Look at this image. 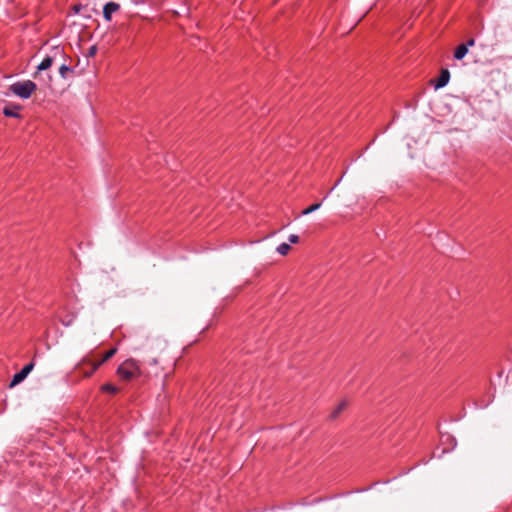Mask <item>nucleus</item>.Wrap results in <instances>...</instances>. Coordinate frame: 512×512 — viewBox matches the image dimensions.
<instances>
[{"label":"nucleus","mask_w":512,"mask_h":512,"mask_svg":"<svg viewBox=\"0 0 512 512\" xmlns=\"http://www.w3.org/2000/svg\"><path fill=\"white\" fill-rule=\"evenodd\" d=\"M65 52L64 49L60 46H54L50 49V52L45 55L43 60L37 66V72L45 71L49 69L53 63L59 58H64Z\"/></svg>","instance_id":"7ed1b4c3"},{"label":"nucleus","mask_w":512,"mask_h":512,"mask_svg":"<svg viewBox=\"0 0 512 512\" xmlns=\"http://www.w3.org/2000/svg\"><path fill=\"white\" fill-rule=\"evenodd\" d=\"M475 44V40L474 39H469L466 43H464L463 45H467V49L471 46H473Z\"/></svg>","instance_id":"aec40b11"},{"label":"nucleus","mask_w":512,"mask_h":512,"mask_svg":"<svg viewBox=\"0 0 512 512\" xmlns=\"http://www.w3.org/2000/svg\"><path fill=\"white\" fill-rule=\"evenodd\" d=\"M20 109H21V106L18 104H9L3 108V114L6 117L20 118V113H19Z\"/></svg>","instance_id":"1a4fd4ad"},{"label":"nucleus","mask_w":512,"mask_h":512,"mask_svg":"<svg viewBox=\"0 0 512 512\" xmlns=\"http://www.w3.org/2000/svg\"><path fill=\"white\" fill-rule=\"evenodd\" d=\"M81 8H82V6H81L80 4H79V5H75V6H73V11H74L75 13H79V11H80V9H81Z\"/></svg>","instance_id":"412c9836"},{"label":"nucleus","mask_w":512,"mask_h":512,"mask_svg":"<svg viewBox=\"0 0 512 512\" xmlns=\"http://www.w3.org/2000/svg\"><path fill=\"white\" fill-rule=\"evenodd\" d=\"M59 74L63 79H68L69 76L73 74V69L66 64H62L59 67Z\"/></svg>","instance_id":"ddd939ff"},{"label":"nucleus","mask_w":512,"mask_h":512,"mask_svg":"<svg viewBox=\"0 0 512 512\" xmlns=\"http://www.w3.org/2000/svg\"><path fill=\"white\" fill-rule=\"evenodd\" d=\"M289 242L292 243V244H295V243H298L299 241V236L296 235V234H291L288 238Z\"/></svg>","instance_id":"a211bd4d"},{"label":"nucleus","mask_w":512,"mask_h":512,"mask_svg":"<svg viewBox=\"0 0 512 512\" xmlns=\"http://www.w3.org/2000/svg\"><path fill=\"white\" fill-rule=\"evenodd\" d=\"M342 180V177L340 179H338V181H336V183L334 184V186L329 190V192L325 195L324 199H326L329 194L338 186V184L340 183V181Z\"/></svg>","instance_id":"6ab92c4d"},{"label":"nucleus","mask_w":512,"mask_h":512,"mask_svg":"<svg viewBox=\"0 0 512 512\" xmlns=\"http://www.w3.org/2000/svg\"><path fill=\"white\" fill-rule=\"evenodd\" d=\"M34 366V361H31L28 364H26L18 373H16L13 376L9 384V388H13L16 385L20 384L22 381H24L25 378L29 375V373L33 370Z\"/></svg>","instance_id":"20e7f679"},{"label":"nucleus","mask_w":512,"mask_h":512,"mask_svg":"<svg viewBox=\"0 0 512 512\" xmlns=\"http://www.w3.org/2000/svg\"><path fill=\"white\" fill-rule=\"evenodd\" d=\"M467 53H468L467 45L461 44L456 48V50L454 52V58L456 60H462L466 56Z\"/></svg>","instance_id":"f8f14e48"},{"label":"nucleus","mask_w":512,"mask_h":512,"mask_svg":"<svg viewBox=\"0 0 512 512\" xmlns=\"http://www.w3.org/2000/svg\"><path fill=\"white\" fill-rule=\"evenodd\" d=\"M116 374L120 379L130 381L134 378L140 377L142 372L138 361L133 358H129L118 366Z\"/></svg>","instance_id":"f257e3e1"},{"label":"nucleus","mask_w":512,"mask_h":512,"mask_svg":"<svg viewBox=\"0 0 512 512\" xmlns=\"http://www.w3.org/2000/svg\"><path fill=\"white\" fill-rule=\"evenodd\" d=\"M321 207V202L319 203H314L312 205H310L309 207H307L306 209H304L301 214L302 215H308L316 210H318L319 208Z\"/></svg>","instance_id":"dca6fc26"},{"label":"nucleus","mask_w":512,"mask_h":512,"mask_svg":"<svg viewBox=\"0 0 512 512\" xmlns=\"http://www.w3.org/2000/svg\"><path fill=\"white\" fill-rule=\"evenodd\" d=\"M37 90V85L31 80L17 81L9 86V91L21 99H28Z\"/></svg>","instance_id":"f03ea898"},{"label":"nucleus","mask_w":512,"mask_h":512,"mask_svg":"<svg viewBox=\"0 0 512 512\" xmlns=\"http://www.w3.org/2000/svg\"><path fill=\"white\" fill-rule=\"evenodd\" d=\"M291 249V246L288 244V243H281L277 246L276 248V251L280 254V255H286Z\"/></svg>","instance_id":"2eb2a0df"},{"label":"nucleus","mask_w":512,"mask_h":512,"mask_svg":"<svg viewBox=\"0 0 512 512\" xmlns=\"http://www.w3.org/2000/svg\"><path fill=\"white\" fill-rule=\"evenodd\" d=\"M76 371H80L83 373V377L88 378L94 374L96 370H93V362H91L87 357H84L76 366Z\"/></svg>","instance_id":"39448f33"},{"label":"nucleus","mask_w":512,"mask_h":512,"mask_svg":"<svg viewBox=\"0 0 512 512\" xmlns=\"http://www.w3.org/2000/svg\"><path fill=\"white\" fill-rule=\"evenodd\" d=\"M120 10V5L116 2H108L103 7V17L106 21H111L112 14Z\"/></svg>","instance_id":"0eeeda50"},{"label":"nucleus","mask_w":512,"mask_h":512,"mask_svg":"<svg viewBox=\"0 0 512 512\" xmlns=\"http://www.w3.org/2000/svg\"><path fill=\"white\" fill-rule=\"evenodd\" d=\"M498 37L500 42L508 43L512 41V25L506 24L498 27Z\"/></svg>","instance_id":"423d86ee"},{"label":"nucleus","mask_w":512,"mask_h":512,"mask_svg":"<svg viewBox=\"0 0 512 512\" xmlns=\"http://www.w3.org/2000/svg\"><path fill=\"white\" fill-rule=\"evenodd\" d=\"M449 80H450V72H449V70L448 69H442L441 72H440L439 77L437 78V80L434 83V88L435 89H440V88L445 87L448 84Z\"/></svg>","instance_id":"6e6552de"},{"label":"nucleus","mask_w":512,"mask_h":512,"mask_svg":"<svg viewBox=\"0 0 512 512\" xmlns=\"http://www.w3.org/2000/svg\"><path fill=\"white\" fill-rule=\"evenodd\" d=\"M96 52H97V47L95 45L91 46L87 52V57L95 56Z\"/></svg>","instance_id":"f3484780"},{"label":"nucleus","mask_w":512,"mask_h":512,"mask_svg":"<svg viewBox=\"0 0 512 512\" xmlns=\"http://www.w3.org/2000/svg\"><path fill=\"white\" fill-rule=\"evenodd\" d=\"M347 401L346 400H342L337 406L336 408L330 413L329 415V419L330 420H335L339 417V415L346 409L347 407Z\"/></svg>","instance_id":"9b49d317"},{"label":"nucleus","mask_w":512,"mask_h":512,"mask_svg":"<svg viewBox=\"0 0 512 512\" xmlns=\"http://www.w3.org/2000/svg\"><path fill=\"white\" fill-rule=\"evenodd\" d=\"M119 388L111 383H105L101 386V391L102 392H107V393H111V394H116L119 392Z\"/></svg>","instance_id":"4468645a"},{"label":"nucleus","mask_w":512,"mask_h":512,"mask_svg":"<svg viewBox=\"0 0 512 512\" xmlns=\"http://www.w3.org/2000/svg\"><path fill=\"white\" fill-rule=\"evenodd\" d=\"M117 352V348L114 347V348H111L110 350H108L104 355L103 357L101 358V360L97 361V362H93V370H97L103 363H105L106 361H108L110 358H112Z\"/></svg>","instance_id":"9d476101"}]
</instances>
